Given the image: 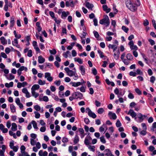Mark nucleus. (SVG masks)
<instances>
[{
  "label": "nucleus",
  "instance_id": "nucleus-1",
  "mask_svg": "<svg viewBox=\"0 0 156 156\" xmlns=\"http://www.w3.org/2000/svg\"><path fill=\"white\" fill-rule=\"evenodd\" d=\"M99 23L102 25L108 27L110 24V21L109 18L107 15L104 16V18L101 20L99 21Z\"/></svg>",
  "mask_w": 156,
  "mask_h": 156
},
{
  "label": "nucleus",
  "instance_id": "nucleus-2",
  "mask_svg": "<svg viewBox=\"0 0 156 156\" xmlns=\"http://www.w3.org/2000/svg\"><path fill=\"white\" fill-rule=\"evenodd\" d=\"M72 95L75 97L76 99L78 98L82 99L83 97V94L79 92H75L72 94Z\"/></svg>",
  "mask_w": 156,
  "mask_h": 156
},
{
  "label": "nucleus",
  "instance_id": "nucleus-3",
  "mask_svg": "<svg viewBox=\"0 0 156 156\" xmlns=\"http://www.w3.org/2000/svg\"><path fill=\"white\" fill-rule=\"evenodd\" d=\"M129 7H130V8L128 7L127 8L133 12H134L137 9V7L136 6V4L134 3H132Z\"/></svg>",
  "mask_w": 156,
  "mask_h": 156
},
{
  "label": "nucleus",
  "instance_id": "nucleus-4",
  "mask_svg": "<svg viewBox=\"0 0 156 156\" xmlns=\"http://www.w3.org/2000/svg\"><path fill=\"white\" fill-rule=\"evenodd\" d=\"M138 118L139 119L138 120L136 119V117H135L134 118L135 120L138 122H143L144 119V118L143 117L142 114L141 113H139L138 114Z\"/></svg>",
  "mask_w": 156,
  "mask_h": 156
},
{
  "label": "nucleus",
  "instance_id": "nucleus-5",
  "mask_svg": "<svg viewBox=\"0 0 156 156\" xmlns=\"http://www.w3.org/2000/svg\"><path fill=\"white\" fill-rule=\"evenodd\" d=\"M108 116L111 119L115 120L117 118V116L114 113H112V112H109L108 113Z\"/></svg>",
  "mask_w": 156,
  "mask_h": 156
},
{
  "label": "nucleus",
  "instance_id": "nucleus-6",
  "mask_svg": "<svg viewBox=\"0 0 156 156\" xmlns=\"http://www.w3.org/2000/svg\"><path fill=\"white\" fill-rule=\"evenodd\" d=\"M127 114L130 115L132 118L136 117V114L135 112L132 109H130L127 113Z\"/></svg>",
  "mask_w": 156,
  "mask_h": 156
},
{
  "label": "nucleus",
  "instance_id": "nucleus-7",
  "mask_svg": "<svg viewBox=\"0 0 156 156\" xmlns=\"http://www.w3.org/2000/svg\"><path fill=\"white\" fill-rule=\"evenodd\" d=\"M15 18L14 16H12L10 18V29H12V27L14 26V24L15 23Z\"/></svg>",
  "mask_w": 156,
  "mask_h": 156
},
{
  "label": "nucleus",
  "instance_id": "nucleus-8",
  "mask_svg": "<svg viewBox=\"0 0 156 156\" xmlns=\"http://www.w3.org/2000/svg\"><path fill=\"white\" fill-rule=\"evenodd\" d=\"M86 7L88 9L92 10V8L94 7V5L93 4L90 3V2H86Z\"/></svg>",
  "mask_w": 156,
  "mask_h": 156
},
{
  "label": "nucleus",
  "instance_id": "nucleus-9",
  "mask_svg": "<svg viewBox=\"0 0 156 156\" xmlns=\"http://www.w3.org/2000/svg\"><path fill=\"white\" fill-rule=\"evenodd\" d=\"M12 44L14 46H15L17 48H20V45L18 44L17 39L16 38L14 39L13 41H12Z\"/></svg>",
  "mask_w": 156,
  "mask_h": 156
},
{
  "label": "nucleus",
  "instance_id": "nucleus-10",
  "mask_svg": "<svg viewBox=\"0 0 156 156\" xmlns=\"http://www.w3.org/2000/svg\"><path fill=\"white\" fill-rule=\"evenodd\" d=\"M102 8L103 10L105 11L107 13L109 12L111 10L110 8H108L107 5H103L102 6Z\"/></svg>",
  "mask_w": 156,
  "mask_h": 156
},
{
  "label": "nucleus",
  "instance_id": "nucleus-11",
  "mask_svg": "<svg viewBox=\"0 0 156 156\" xmlns=\"http://www.w3.org/2000/svg\"><path fill=\"white\" fill-rule=\"evenodd\" d=\"M70 84L72 85V86L75 87H78L82 84V83L80 82H71Z\"/></svg>",
  "mask_w": 156,
  "mask_h": 156
},
{
  "label": "nucleus",
  "instance_id": "nucleus-12",
  "mask_svg": "<svg viewBox=\"0 0 156 156\" xmlns=\"http://www.w3.org/2000/svg\"><path fill=\"white\" fill-rule=\"evenodd\" d=\"M79 69L81 71L82 75L83 76L84 75L85 72V69L84 66H80L79 67Z\"/></svg>",
  "mask_w": 156,
  "mask_h": 156
},
{
  "label": "nucleus",
  "instance_id": "nucleus-13",
  "mask_svg": "<svg viewBox=\"0 0 156 156\" xmlns=\"http://www.w3.org/2000/svg\"><path fill=\"white\" fill-rule=\"evenodd\" d=\"M45 58L41 55H40L38 57V62L39 63H42L45 62Z\"/></svg>",
  "mask_w": 156,
  "mask_h": 156
},
{
  "label": "nucleus",
  "instance_id": "nucleus-14",
  "mask_svg": "<svg viewBox=\"0 0 156 156\" xmlns=\"http://www.w3.org/2000/svg\"><path fill=\"white\" fill-rule=\"evenodd\" d=\"M69 13L68 11L65 12V11H63L62 12L61 15V17L62 19H64L69 14Z\"/></svg>",
  "mask_w": 156,
  "mask_h": 156
},
{
  "label": "nucleus",
  "instance_id": "nucleus-15",
  "mask_svg": "<svg viewBox=\"0 0 156 156\" xmlns=\"http://www.w3.org/2000/svg\"><path fill=\"white\" fill-rule=\"evenodd\" d=\"M0 40L1 41V43L5 45L7 44V40H6L5 37H2L0 38Z\"/></svg>",
  "mask_w": 156,
  "mask_h": 156
},
{
  "label": "nucleus",
  "instance_id": "nucleus-16",
  "mask_svg": "<svg viewBox=\"0 0 156 156\" xmlns=\"http://www.w3.org/2000/svg\"><path fill=\"white\" fill-rule=\"evenodd\" d=\"M12 126L11 129L12 131H15L17 130V126L16 124L15 123H13L12 124Z\"/></svg>",
  "mask_w": 156,
  "mask_h": 156
},
{
  "label": "nucleus",
  "instance_id": "nucleus-17",
  "mask_svg": "<svg viewBox=\"0 0 156 156\" xmlns=\"http://www.w3.org/2000/svg\"><path fill=\"white\" fill-rule=\"evenodd\" d=\"M104 152H106L105 155L108 156H110L112 154L111 151L109 149H106Z\"/></svg>",
  "mask_w": 156,
  "mask_h": 156
},
{
  "label": "nucleus",
  "instance_id": "nucleus-18",
  "mask_svg": "<svg viewBox=\"0 0 156 156\" xmlns=\"http://www.w3.org/2000/svg\"><path fill=\"white\" fill-rule=\"evenodd\" d=\"M98 52L99 54L100 55V57L101 58H107V56H105L103 55V53L99 49L98 50Z\"/></svg>",
  "mask_w": 156,
  "mask_h": 156
},
{
  "label": "nucleus",
  "instance_id": "nucleus-19",
  "mask_svg": "<svg viewBox=\"0 0 156 156\" xmlns=\"http://www.w3.org/2000/svg\"><path fill=\"white\" fill-rule=\"evenodd\" d=\"M120 52L119 50H118L116 53H114V56L115 59H117L119 58V57Z\"/></svg>",
  "mask_w": 156,
  "mask_h": 156
},
{
  "label": "nucleus",
  "instance_id": "nucleus-20",
  "mask_svg": "<svg viewBox=\"0 0 156 156\" xmlns=\"http://www.w3.org/2000/svg\"><path fill=\"white\" fill-rule=\"evenodd\" d=\"M88 115L92 117L93 119L95 118L96 117V115L92 112L91 111L89 113H88Z\"/></svg>",
  "mask_w": 156,
  "mask_h": 156
},
{
  "label": "nucleus",
  "instance_id": "nucleus-21",
  "mask_svg": "<svg viewBox=\"0 0 156 156\" xmlns=\"http://www.w3.org/2000/svg\"><path fill=\"white\" fill-rule=\"evenodd\" d=\"M10 108L12 112L13 113L16 112V108L13 104H11L10 105Z\"/></svg>",
  "mask_w": 156,
  "mask_h": 156
},
{
  "label": "nucleus",
  "instance_id": "nucleus-22",
  "mask_svg": "<svg viewBox=\"0 0 156 156\" xmlns=\"http://www.w3.org/2000/svg\"><path fill=\"white\" fill-rule=\"evenodd\" d=\"M40 87L39 86L38 84H34L32 87L31 88V90H38Z\"/></svg>",
  "mask_w": 156,
  "mask_h": 156
},
{
  "label": "nucleus",
  "instance_id": "nucleus-23",
  "mask_svg": "<svg viewBox=\"0 0 156 156\" xmlns=\"http://www.w3.org/2000/svg\"><path fill=\"white\" fill-rule=\"evenodd\" d=\"M105 127L106 128V129H107V127L106 125V124H104L102 126H101L99 128V131L101 132H102L104 131L105 130L104 128H105Z\"/></svg>",
  "mask_w": 156,
  "mask_h": 156
},
{
  "label": "nucleus",
  "instance_id": "nucleus-24",
  "mask_svg": "<svg viewBox=\"0 0 156 156\" xmlns=\"http://www.w3.org/2000/svg\"><path fill=\"white\" fill-rule=\"evenodd\" d=\"M31 93H32V96H34L35 98L37 97L39 95V94H38L37 93H36V92L35 91V90H31Z\"/></svg>",
  "mask_w": 156,
  "mask_h": 156
},
{
  "label": "nucleus",
  "instance_id": "nucleus-25",
  "mask_svg": "<svg viewBox=\"0 0 156 156\" xmlns=\"http://www.w3.org/2000/svg\"><path fill=\"white\" fill-rule=\"evenodd\" d=\"M79 139L78 136L77 135H76L73 140V142L75 144H77L79 141Z\"/></svg>",
  "mask_w": 156,
  "mask_h": 156
},
{
  "label": "nucleus",
  "instance_id": "nucleus-26",
  "mask_svg": "<svg viewBox=\"0 0 156 156\" xmlns=\"http://www.w3.org/2000/svg\"><path fill=\"white\" fill-rule=\"evenodd\" d=\"M125 3L126 7H129L130 5L132 3L130 0H125Z\"/></svg>",
  "mask_w": 156,
  "mask_h": 156
},
{
  "label": "nucleus",
  "instance_id": "nucleus-27",
  "mask_svg": "<svg viewBox=\"0 0 156 156\" xmlns=\"http://www.w3.org/2000/svg\"><path fill=\"white\" fill-rule=\"evenodd\" d=\"M133 58V55L130 53H128L126 55V58L129 60H132Z\"/></svg>",
  "mask_w": 156,
  "mask_h": 156
},
{
  "label": "nucleus",
  "instance_id": "nucleus-28",
  "mask_svg": "<svg viewBox=\"0 0 156 156\" xmlns=\"http://www.w3.org/2000/svg\"><path fill=\"white\" fill-rule=\"evenodd\" d=\"M74 60L75 62H77L80 64H82L83 63V61L80 58H75Z\"/></svg>",
  "mask_w": 156,
  "mask_h": 156
},
{
  "label": "nucleus",
  "instance_id": "nucleus-29",
  "mask_svg": "<svg viewBox=\"0 0 156 156\" xmlns=\"http://www.w3.org/2000/svg\"><path fill=\"white\" fill-rule=\"evenodd\" d=\"M5 76L7 77V78L9 80H12L13 79L15 78V76L13 75H12V74L10 73L9 74V77H8L7 76L5 75Z\"/></svg>",
  "mask_w": 156,
  "mask_h": 156
},
{
  "label": "nucleus",
  "instance_id": "nucleus-30",
  "mask_svg": "<svg viewBox=\"0 0 156 156\" xmlns=\"http://www.w3.org/2000/svg\"><path fill=\"white\" fill-rule=\"evenodd\" d=\"M32 123L33 124V126L34 129H38L37 126V124L36 122L34 120L32 121Z\"/></svg>",
  "mask_w": 156,
  "mask_h": 156
},
{
  "label": "nucleus",
  "instance_id": "nucleus-31",
  "mask_svg": "<svg viewBox=\"0 0 156 156\" xmlns=\"http://www.w3.org/2000/svg\"><path fill=\"white\" fill-rule=\"evenodd\" d=\"M122 29L126 33H127L129 30V29L128 27H126L124 26H122Z\"/></svg>",
  "mask_w": 156,
  "mask_h": 156
},
{
  "label": "nucleus",
  "instance_id": "nucleus-32",
  "mask_svg": "<svg viewBox=\"0 0 156 156\" xmlns=\"http://www.w3.org/2000/svg\"><path fill=\"white\" fill-rule=\"evenodd\" d=\"M104 110L103 108H99L97 111L98 113L100 114H102L104 112Z\"/></svg>",
  "mask_w": 156,
  "mask_h": 156
},
{
  "label": "nucleus",
  "instance_id": "nucleus-33",
  "mask_svg": "<svg viewBox=\"0 0 156 156\" xmlns=\"http://www.w3.org/2000/svg\"><path fill=\"white\" fill-rule=\"evenodd\" d=\"M149 24V22L148 20L145 19L143 22V24L145 27L147 26Z\"/></svg>",
  "mask_w": 156,
  "mask_h": 156
},
{
  "label": "nucleus",
  "instance_id": "nucleus-34",
  "mask_svg": "<svg viewBox=\"0 0 156 156\" xmlns=\"http://www.w3.org/2000/svg\"><path fill=\"white\" fill-rule=\"evenodd\" d=\"M92 73L94 75H96L97 74V71L95 68H93L92 70Z\"/></svg>",
  "mask_w": 156,
  "mask_h": 156
},
{
  "label": "nucleus",
  "instance_id": "nucleus-35",
  "mask_svg": "<svg viewBox=\"0 0 156 156\" xmlns=\"http://www.w3.org/2000/svg\"><path fill=\"white\" fill-rule=\"evenodd\" d=\"M70 53V51H68L63 53V55L65 58H67L68 57V54Z\"/></svg>",
  "mask_w": 156,
  "mask_h": 156
},
{
  "label": "nucleus",
  "instance_id": "nucleus-36",
  "mask_svg": "<svg viewBox=\"0 0 156 156\" xmlns=\"http://www.w3.org/2000/svg\"><path fill=\"white\" fill-rule=\"evenodd\" d=\"M21 71H22L23 70H24L25 71H27V67H24L23 66H21L19 69Z\"/></svg>",
  "mask_w": 156,
  "mask_h": 156
},
{
  "label": "nucleus",
  "instance_id": "nucleus-37",
  "mask_svg": "<svg viewBox=\"0 0 156 156\" xmlns=\"http://www.w3.org/2000/svg\"><path fill=\"white\" fill-rule=\"evenodd\" d=\"M122 125L121 123L120 122L119 120H118L116 123V126L117 127H119L121 126Z\"/></svg>",
  "mask_w": 156,
  "mask_h": 156
},
{
  "label": "nucleus",
  "instance_id": "nucleus-38",
  "mask_svg": "<svg viewBox=\"0 0 156 156\" xmlns=\"http://www.w3.org/2000/svg\"><path fill=\"white\" fill-rule=\"evenodd\" d=\"M100 139L101 141L103 143L105 144L106 143V141L104 136L101 137L100 138Z\"/></svg>",
  "mask_w": 156,
  "mask_h": 156
},
{
  "label": "nucleus",
  "instance_id": "nucleus-39",
  "mask_svg": "<svg viewBox=\"0 0 156 156\" xmlns=\"http://www.w3.org/2000/svg\"><path fill=\"white\" fill-rule=\"evenodd\" d=\"M95 37L96 38H98L99 37V35L98 33L96 31H94L93 32Z\"/></svg>",
  "mask_w": 156,
  "mask_h": 156
},
{
  "label": "nucleus",
  "instance_id": "nucleus-40",
  "mask_svg": "<svg viewBox=\"0 0 156 156\" xmlns=\"http://www.w3.org/2000/svg\"><path fill=\"white\" fill-rule=\"evenodd\" d=\"M34 114H35V117L37 119H38L39 118L40 116V114L37 112L35 111L34 112Z\"/></svg>",
  "mask_w": 156,
  "mask_h": 156
},
{
  "label": "nucleus",
  "instance_id": "nucleus-41",
  "mask_svg": "<svg viewBox=\"0 0 156 156\" xmlns=\"http://www.w3.org/2000/svg\"><path fill=\"white\" fill-rule=\"evenodd\" d=\"M38 83L40 85H44L45 83V81H43L41 79L39 80H38Z\"/></svg>",
  "mask_w": 156,
  "mask_h": 156
},
{
  "label": "nucleus",
  "instance_id": "nucleus-42",
  "mask_svg": "<svg viewBox=\"0 0 156 156\" xmlns=\"http://www.w3.org/2000/svg\"><path fill=\"white\" fill-rule=\"evenodd\" d=\"M34 108L37 111H39L41 109L40 107L38 105H35L34 106Z\"/></svg>",
  "mask_w": 156,
  "mask_h": 156
},
{
  "label": "nucleus",
  "instance_id": "nucleus-43",
  "mask_svg": "<svg viewBox=\"0 0 156 156\" xmlns=\"http://www.w3.org/2000/svg\"><path fill=\"white\" fill-rule=\"evenodd\" d=\"M135 91L139 95H140L142 94L141 91L138 88H136L135 89Z\"/></svg>",
  "mask_w": 156,
  "mask_h": 156
},
{
  "label": "nucleus",
  "instance_id": "nucleus-44",
  "mask_svg": "<svg viewBox=\"0 0 156 156\" xmlns=\"http://www.w3.org/2000/svg\"><path fill=\"white\" fill-rule=\"evenodd\" d=\"M122 61L126 65H128L130 63V61L126 59L122 60Z\"/></svg>",
  "mask_w": 156,
  "mask_h": 156
},
{
  "label": "nucleus",
  "instance_id": "nucleus-45",
  "mask_svg": "<svg viewBox=\"0 0 156 156\" xmlns=\"http://www.w3.org/2000/svg\"><path fill=\"white\" fill-rule=\"evenodd\" d=\"M36 143V141L34 139L32 138L30 139V144L32 146H34Z\"/></svg>",
  "mask_w": 156,
  "mask_h": 156
},
{
  "label": "nucleus",
  "instance_id": "nucleus-46",
  "mask_svg": "<svg viewBox=\"0 0 156 156\" xmlns=\"http://www.w3.org/2000/svg\"><path fill=\"white\" fill-rule=\"evenodd\" d=\"M56 4V2L55 1L54 2V3H51L49 5V7L50 8H52L54 7L55 5Z\"/></svg>",
  "mask_w": 156,
  "mask_h": 156
},
{
  "label": "nucleus",
  "instance_id": "nucleus-47",
  "mask_svg": "<svg viewBox=\"0 0 156 156\" xmlns=\"http://www.w3.org/2000/svg\"><path fill=\"white\" fill-rule=\"evenodd\" d=\"M68 139L66 137H63L62 139V141L64 143H67L68 142Z\"/></svg>",
  "mask_w": 156,
  "mask_h": 156
},
{
  "label": "nucleus",
  "instance_id": "nucleus-48",
  "mask_svg": "<svg viewBox=\"0 0 156 156\" xmlns=\"http://www.w3.org/2000/svg\"><path fill=\"white\" fill-rule=\"evenodd\" d=\"M129 75L130 76H136V73L135 72L131 71L129 73Z\"/></svg>",
  "mask_w": 156,
  "mask_h": 156
},
{
  "label": "nucleus",
  "instance_id": "nucleus-49",
  "mask_svg": "<svg viewBox=\"0 0 156 156\" xmlns=\"http://www.w3.org/2000/svg\"><path fill=\"white\" fill-rule=\"evenodd\" d=\"M49 52L51 54L55 55L56 53V51L55 49H53L52 50H50Z\"/></svg>",
  "mask_w": 156,
  "mask_h": 156
},
{
  "label": "nucleus",
  "instance_id": "nucleus-50",
  "mask_svg": "<svg viewBox=\"0 0 156 156\" xmlns=\"http://www.w3.org/2000/svg\"><path fill=\"white\" fill-rule=\"evenodd\" d=\"M32 51L31 50H28L27 55L29 57H31L32 56Z\"/></svg>",
  "mask_w": 156,
  "mask_h": 156
},
{
  "label": "nucleus",
  "instance_id": "nucleus-51",
  "mask_svg": "<svg viewBox=\"0 0 156 156\" xmlns=\"http://www.w3.org/2000/svg\"><path fill=\"white\" fill-rule=\"evenodd\" d=\"M20 149L21 150V153H23V152L25 151L26 148L24 146L22 145L21 146Z\"/></svg>",
  "mask_w": 156,
  "mask_h": 156
},
{
  "label": "nucleus",
  "instance_id": "nucleus-52",
  "mask_svg": "<svg viewBox=\"0 0 156 156\" xmlns=\"http://www.w3.org/2000/svg\"><path fill=\"white\" fill-rule=\"evenodd\" d=\"M136 74L142 75L143 74V73L141 71L140 69H138L136 70Z\"/></svg>",
  "mask_w": 156,
  "mask_h": 156
},
{
  "label": "nucleus",
  "instance_id": "nucleus-53",
  "mask_svg": "<svg viewBox=\"0 0 156 156\" xmlns=\"http://www.w3.org/2000/svg\"><path fill=\"white\" fill-rule=\"evenodd\" d=\"M71 71H69L68 72L67 74L68 75L70 76H73V71L71 70H70Z\"/></svg>",
  "mask_w": 156,
  "mask_h": 156
},
{
  "label": "nucleus",
  "instance_id": "nucleus-54",
  "mask_svg": "<svg viewBox=\"0 0 156 156\" xmlns=\"http://www.w3.org/2000/svg\"><path fill=\"white\" fill-rule=\"evenodd\" d=\"M34 48L35 49L36 51L39 53H40V50L38 47L37 44V46H34Z\"/></svg>",
  "mask_w": 156,
  "mask_h": 156
},
{
  "label": "nucleus",
  "instance_id": "nucleus-55",
  "mask_svg": "<svg viewBox=\"0 0 156 156\" xmlns=\"http://www.w3.org/2000/svg\"><path fill=\"white\" fill-rule=\"evenodd\" d=\"M148 41L151 45H154L155 43L154 41L151 39H149Z\"/></svg>",
  "mask_w": 156,
  "mask_h": 156
},
{
  "label": "nucleus",
  "instance_id": "nucleus-56",
  "mask_svg": "<svg viewBox=\"0 0 156 156\" xmlns=\"http://www.w3.org/2000/svg\"><path fill=\"white\" fill-rule=\"evenodd\" d=\"M155 80V78L154 76H152L150 78V81L152 83H154Z\"/></svg>",
  "mask_w": 156,
  "mask_h": 156
},
{
  "label": "nucleus",
  "instance_id": "nucleus-57",
  "mask_svg": "<svg viewBox=\"0 0 156 156\" xmlns=\"http://www.w3.org/2000/svg\"><path fill=\"white\" fill-rule=\"evenodd\" d=\"M95 105L96 106L98 107H99L101 106V103L99 101H98L97 100H95Z\"/></svg>",
  "mask_w": 156,
  "mask_h": 156
},
{
  "label": "nucleus",
  "instance_id": "nucleus-58",
  "mask_svg": "<svg viewBox=\"0 0 156 156\" xmlns=\"http://www.w3.org/2000/svg\"><path fill=\"white\" fill-rule=\"evenodd\" d=\"M84 144L86 145H89L90 144V142L89 140L87 139L86 138H85V140H84Z\"/></svg>",
  "mask_w": 156,
  "mask_h": 156
},
{
  "label": "nucleus",
  "instance_id": "nucleus-59",
  "mask_svg": "<svg viewBox=\"0 0 156 156\" xmlns=\"http://www.w3.org/2000/svg\"><path fill=\"white\" fill-rule=\"evenodd\" d=\"M42 99H43V101H45V102H47L49 100V99H48V97L47 96H44L43 97Z\"/></svg>",
  "mask_w": 156,
  "mask_h": 156
},
{
  "label": "nucleus",
  "instance_id": "nucleus-60",
  "mask_svg": "<svg viewBox=\"0 0 156 156\" xmlns=\"http://www.w3.org/2000/svg\"><path fill=\"white\" fill-rule=\"evenodd\" d=\"M128 97L130 99H132L134 98V96L132 93H130L128 95Z\"/></svg>",
  "mask_w": 156,
  "mask_h": 156
},
{
  "label": "nucleus",
  "instance_id": "nucleus-61",
  "mask_svg": "<svg viewBox=\"0 0 156 156\" xmlns=\"http://www.w3.org/2000/svg\"><path fill=\"white\" fill-rule=\"evenodd\" d=\"M84 121L87 124H89L90 122L89 119L87 118H86L84 119Z\"/></svg>",
  "mask_w": 156,
  "mask_h": 156
},
{
  "label": "nucleus",
  "instance_id": "nucleus-62",
  "mask_svg": "<svg viewBox=\"0 0 156 156\" xmlns=\"http://www.w3.org/2000/svg\"><path fill=\"white\" fill-rule=\"evenodd\" d=\"M94 24L95 26L98 25V20L97 19L94 18L93 20Z\"/></svg>",
  "mask_w": 156,
  "mask_h": 156
},
{
  "label": "nucleus",
  "instance_id": "nucleus-63",
  "mask_svg": "<svg viewBox=\"0 0 156 156\" xmlns=\"http://www.w3.org/2000/svg\"><path fill=\"white\" fill-rule=\"evenodd\" d=\"M130 48L132 50H135L136 51L138 49V48L137 47V46L136 45H134L133 46H132V47H130Z\"/></svg>",
  "mask_w": 156,
  "mask_h": 156
},
{
  "label": "nucleus",
  "instance_id": "nucleus-64",
  "mask_svg": "<svg viewBox=\"0 0 156 156\" xmlns=\"http://www.w3.org/2000/svg\"><path fill=\"white\" fill-rule=\"evenodd\" d=\"M154 147L152 145L150 146L149 147V150L151 151H153L154 149Z\"/></svg>",
  "mask_w": 156,
  "mask_h": 156
}]
</instances>
